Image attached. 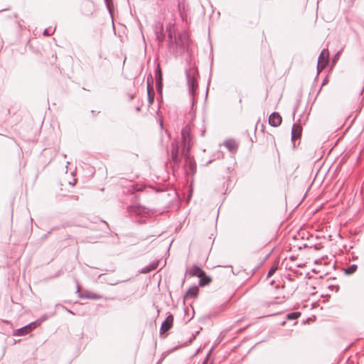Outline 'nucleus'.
<instances>
[{
  "instance_id": "1",
  "label": "nucleus",
  "mask_w": 364,
  "mask_h": 364,
  "mask_svg": "<svg viewBox=\"0 0 364 364\" xmlns=\"http://www.w3.org/2000/svg\"><path fill=\"white\" fill-rule=\"evenodd\" d=\"M190 38L188 34L183 31L168 41V50L175 57H178L188 50Z\"/></svg>"
},
{
  "instance_id": "2",
  "label": "nucleus",
  "mask_w": 364,
  "mask_h": 364,
  "mask_svg": "<svg viewBox=\"0 0 364 364\" xmlns=\"http://www.w3.org/2000/svg\"><path fill=\"white\" fill-rule=\"evenodd\" d=\"M189 67L186 69V77L187 80V84L188 87V92L192 97V103L194 105L196 97H197V89H198V80L197 78L199 76L198 69L192 66L191 62L188 63Z\"/></svg>"
},
{
  "instance_id": "3",
  "label": "nucleus",
  "mask_w": 364,
  "mask_h": 364,
  "mask_svg": "<svg viewBox=\"0 0 364 364\" xmlns=\"http://www.w3.org/2000/svg\"><path fill=\"white\" fill-rule=\"evenodd\" d=\"M173 319V316L171 313H168L165 320L162 322L160 328L161 337L165 338L166 336L165 333L172 328Z\"/></svg>"
},
{
  "instance_id": "4",
  "label": "nucleus",
  "mask_w": 364,
  "mask_h": 364,
  "mask_svg": "<svg viewBox=\"0 0 364 364\" xmlns=\"http://www.w3.org/2000/svg\"><path fill=\"white\" fill-rule=\"evenodd\" d=\"M171 161L175 166H179L181 156L179 155V146L177 141H173L171 146Z\"/></svg>"
},
{
  "instance_id": "5",
  "label": "nucleus",
  "mask_w": 364,
  "mask_h": 364,
  "mask_svg": "<svg viewBox=\"0 0 364 364\" xmlns=\"http://www.w3.org/2000/svg\"><path fill=\"white\" fill-rule=\"evenodd\" d=\"M78 294V297L80 299H87L92 300H98L102 298V295L97 294L89 290H83L82 292L80 291V286L77 284V291Z\"/></svg>"
},
{
  "instance_id": "6",
  "label": "nucleus",
  "mask_w": 364,
  "mask_h": 364,
  "mask_svg": "<svg viewBox=\"0 0 364 364\" xmlns=\"http://www.w3.org/2000/svg\"><path fill=\"white\" fill-rule=\"evenodd\" d=\"M189 149H190L189 146H188L186 149H184L182 151V155L185 158L186 166H188L190 171L193 173H194L196 171V162L194 161L193 159H192L188 155Z\"/></svg>"
},
{
  "instance_id": "7",
  "label": "nucleus",
  "mask_w": 364,
  "mask_h": 364,
  "mask_svg": "<svg viewBox=\"0 0 364 364\" xmlns=\"http://www.w3.org/2000/svg\"><path fill=\"white\" fill-rule=\"evenodd\" d=\"M302 134V127L300 124L294 123L291 129V142L294 148L296 146L295 141L296 139H299Z\"/></svg>"
},
{
  "instance_id": "8",
  "label": "nucleus",
  "mask_w": 364,
  "mask_h": 364,
  "mask_svg": "<svg viewBox=\"0 0 364 364\" xmlns=\"http://www.w3.org/2000/svg\"><path fill=\"white\" fill-rule=\"evenodd\" d=\"M282 122V118L279 112H272L269 117V124L270 126L279 127Z\"/></svg>"
},
{
  "instance_id": "9",
  "label": "nucleus",
  "mask_w": 364,
  "mask_h": 364,
  "mask_svg": "<svg viewBox=\"0 0 364 364\" xmlns=\"http://www.w3.org/2000/svg\"><path fill=\"white\" fill-rule=\"evenodd\" d=\"M127 211L129 213L136 215H144L147 213L146 208L141 205H129L127 207Z\"/></svg>"
},
{
  "instance_id": "10",
  "label": "nucleus",
  "mask_w": 364,
  "mask_h": 364,
  "mask_svg": "<svg viewBox=\"0 0 364 364\" xmlns=\"http://www.w3.org/2000/svg\"><path fill=\"white\" fill-rule=\"evenodd\" d=\"M199 293V288L198 286L194 285L191 287H190L188 291H186L184 299H187L188 298H196L198 296V294Z\"/></svg>"
},
{
  "instance_id": "11",
  "label": "nucleus",
  "mask_w": 364,
  "mask_h": 364,
  "mask_svg": "<svg viewBox=\"0 0 364 364\" xmlns=\"http://www.w3.org/2000/svg\"><path fill=\"white\" fill-rule=\"evenodd\" d=\"M181 137L184 145L189 143L191 140V129L188 126H186L181 130Z\"/></svg>"
},
{
  "instance_id": "12",
  "label": "nucleus",
  "mask_w": 364,
  "mask_h": 364,
  "mask_svg": "<svg viewBox=\"0 0 364 364\" xmlns=\"http://www.w3.org/2000/svg\"><path fill=\"white\" fill-rule=\"evenodd\" d=\"M189 274L191 277H197L199 278L200 276L205 274V271L199 266L194 264L189 271Z\"/></svg>"
},
{
  "instance_id": "13",
  "label": "nucleus",
  "mask_w": 364,
  "mask_h": 364,
  "mask_svg": "<svg viewBox=\"0 0 364 364\" xmlns=\"http://www.w3.org/2000/svg\"><path fill=\"white\" fill-rule=\"evenodd\" d=\"M166 32L168 36V41L172 39L174 36L178 34L176 33L175 25L173 23H168L166 27Z\"/></svg>"
},
{
  "instance_id": "14",
  "label": "nucleus",
  "mask_w": 364,
  "mask_h": 364,
  "mask_svg": "<svg viewBox=\"0 0 364 364\" xmlns=\"http://www.w3.org/2000/svg\"><path fill=\"white\" fill-rule=\"evenodd\" d=\"M199 278V286L200 287L207 286L212 281V278L210 276L207 275L205 273L203 276H200Z\"/></svg>"
},
{
  "instance_id": "15",
  "label": "nucleus",
  "mask_w": 364,
  "mask_h": 364,
  "mask_svg": "<svg viewBox=\"0 0 364 364\" xmlns=\"http://www.w3.org/2000/svg\"><path fill=\"white\" fill-rule=\"evenodd\" d=\"M147 82V95L154 94V89L153 86V78L151 74H149L146 79Z\"/></svg>"
},
{
  "instance_id": "16",
  "label": "nucleus",
  "mask_w": 364,
  "mask_h": 364,
  "mask_svg": "<svg viewBox=\"0 0 364 364\" xmlns=\"http://www.w3.org/2000/svg\"><path fill=\"white\" fill-rule=\"evenodd\" d=\"M225 146L231 152L236 151L237 149V144L234 140H227L225 142Z\"/></svg>"
},
{
  "instance_id": "17",
  "label": "nucleus",
  "mask_w": 364,
  "mask_h": 364,
  "mask_svg": "<svg viewBox=\"0 0 364 364\" xmlns=\"http://www.w3.org/2000/svg\"><path fill=\"white\" fill-rule=\"evenodd\" d=\"M29 332V326H25L22 328L17 329L14 333L15 336H22L28 334Z\"/></svg>"
},
{
  "instance_id": "18",
  "label": "nucleus",
  "mask_w": 364,
  "mask_h": 364,
  "mask_svg": "<svg viewBox=\"0 0 364 364\" xmlns=\"http://www.w3.org/2000/svg\"><path fill=\"white\" fill-rule=\"evenodd\" d=\"M155 33L156 41H158L159 45H161L165 40V34L163 31V28H161V31L156 30Z\"/></svg>"
},
{
  "instance_id": "19",
  "label": "nucleus",
  "mask_w": 364,
  "mask_h": 364,
  "mask_svg": "<svg viewBox=\"0 0 364 364\" xmlns=\"http://www.w3.org/2000/svg\"><path fill=\"white\" fill-rule=\"evenodd\" d=\"M328 57H329L328 50V48H324L321 50V52L318 56V60L320 62L323 61V60L328 61Z\"/></svg>"
},
{
  "instance_id": "20",
  "label": "nucleus",
  "mask_w": 364,
  "mask_h": 364,
  "mask_svg": "<svg viewBox=\"0 0 364 364\" xmlns=\"http://www.w3.org/2000/svg\"><path fill=\"white\" fill-rule=\"evenodd\" d=\"M157 263H151L141 269V272L144 274L149 273L157 268Z\"/></svg>"
},
{
  "instance_id": "21",
  "label": "nucleus",
  "mask_w": 364,
  "mask_h": 364,
  "mask_svg": "<svg viewBox=\"0 0 364 364\" xmlns=\"http://www.w3.org/2000/svg\"><path fill=\"white\" fill-rule=\"evenodd\" d=\"M301 315V312L299 311H294V312H291V313H289L287 315V320H296L299 317H300Z\"/></svg>"
},
{
  "instance_id": "22",
  "label": "nucleus",
  "mask_w": 364,
  "mask_h": 364,
  "mask_svg": "<svg viewBox=\"0 0 364 364\" xmlns=\"http://www.w3.org/2000/svg\"><path fill=\"white\" fill-rule=\"evenodd\" d=\"M358 268V266L355 264L348 266L345 269V274H353Z\"/></svg>"
},
{
  "instance_id": "23",
  "label": "nucleus",
  "mask_w": 364,
  "mask_h": 364,
  "mask_svg": "<svg viewBox=\"0 0 364 364\" xmlns=\"http://www.w3.org/2000/svg\"><path fill=\"white\" fill-rule=\"evenodd\" d=\"M155 78H156V81L163 80L162 71H161V69L159 65H157V67L155 70Z\"/></svg>"
},
{
  "instance_id": "24",
  "label": "nucleus",
  "mask_w": 364,
  "mask_h": 364,
  "mask_svg": "<svg viewBox=\"0 0 364 364\" xmlns=\"http://www.w3.org/2000/svg\"><path fill=\"white\" fill-rule=\"evenodd\" d=\"M328 61L323 60V61H318L317 64V71L318 73L321 72L322 70H323L326 66L327 65Z\"/></svg>"
},
{
  "instance_id": "25",
  "label": "nucleus",
  "mask_w": 364,
  "mask_h": 364,
  "mask_svg": "<svg viewBox=\"0 0 364 364\" xmlns=\"http://www.w3.org/2000/svg\"><path fill=\"white\" fill-rule=\"evenodd\" d=\"M84 6L88 9V10L87 11V13L85 14L90 15V14H89V13H92V9L94 6L93 3L92 1H87L84 3Z\"/></svg>"
},
{
  "instance_id": "26",
  "label": "nucleus",
  "mask_w": 364,
  "mask_h": 364,
  "mask_svg": "<svg viewBox=\"0 0 364 364\" xmlns=\"http://www.w3.org/2000/svg\"><path fill=\"white\" fill-rule=\"evenodd\" d=\"M55 31V28H53L52 27L47 28L44 29L43 35L45 36H50L51 35H53Z\"/></svg>"
},
{
  "instance_id": "27",
  "label": "nucleus",
  "mask_w": 364,
  "mask_h": 364,
  "mask_svg": "<svg viewBox=\"0 0 364 364\" xmlns=\"http://www.w3.org/2000/svg\"><path fill=\"white\" fill-rule=\"evenodd\" d=\"M105 3L106 4L107 9L112 15V9H113V3L112 0H105Z\"/></svg>"
},
{
  "instance_id": "28",
  "label": "nucleus",
  "mask_w": 364,
  "mask_h": 364,
  "mask_svg": "<svg viewBox=\"0 0 364 364\" xmlns=\"http://www.w3.org/2000/svg\"><path fill=\"white\" fill-rule=\"evenodd\" d=\"M156 89L158 92L161 93L163 89V80L156 81Z\"/></svg>"
},
{
  "instance_id": "29",
  "label": "nucleus",
  "mask_w": 364,
  "mask_h": 364,
  "mask_svg": "<svg viewBox=\"0 0 364 364\" xmlns=\"http://www.w3.org/2000/svg\"><path fill=\"white\" fill-rule=\"evenodd\" d=\"M40 324H41V321L36 320V321H33V322L28 324L27 326H29V331H31L32 330L36 328L37 326H38Z\"/></svg>"
},
{
  "instance_id": "30",
  "label": "nucleus",
  "mask_w": 364,
  "mask_h": 364,
  "mask_svg": "<svg viewBox=\"0 0 364 364\" xmlns=\"http://www.w3.org/2000/svg\"><path fill=\"white\" fill-rule=\"evenodd\" d=\"M277 266H272V267L269 269V272H268V273H267V278H269V277H272V276L275 273V272L277 271Z\"/></svg>"
},
{
  "instance_id": "31",
  "label": "nucleus",
  "mask_w": 364,
  "mask_h": 364,
  "mask_svg": "<svg viewBox=\"0 0 364 364\" xmlns=\"http://www.w3.org/2000/svg\"><path fill=\"white\" fill-rule=\"evenodd\" d=\"M147 95H148L149 104V105H151L154 103V98H155V93L154 94H149Z\"/></svg>"
},
{
  "instance_id": "32",
  "label": "nucleus",
  "mask_w": 364,
  "mask_h": 364,
  "mask_svg": "<svg viewBox=\"0 0 364 364\" xmlns=\"http://www.w3.org/2000/svg\"><path fill=\"white\" fill-rule=\"evenodd\" d=\"M62 308L63 309H64L65 311H66L68 313L70 314H75L74 312L70 309H68L67 307L64 306H62Z\"/></svg>"
},
{
  "instance_id": "33",
  "label": "nucleus",
  "mask_w": 364,
  "mask_h": 364,
  "mask_svg": "<svg viewBox=\"0 0 364 364\" xmlns=\"http://www.w3.org/2000/svg\"><path fill=\"white\" fill-rule=\"evenodd\" d=\"M299 105V101H298V102H297V103H296V107H295V108H294V112H293V115H294V117L295 116V114H296V111H297V109H298Z\"/></svg>"
},
{
  "instance_id": "34",
  "label": "nucleus",
  "mask_w": 364,
  "mask_h": 364,
  "mask_svg": "<svg viewBox=\"0 0 364 364\" xmlns=\"http://www.w3.org/2000/svg\"><path fill=\"white\" fill-rule=\"evenodd\" d=\"M46 319H47V316H43L41 318L38 319L37 321H41V323L43 321H46Z\"/></svg>"
},
{
  "instance_id": "35",
  "label": "nucleus",
  "mask_w": 364,
  "mask_h": 364,
  "mask_svg": "<svg viewBox=\"0 0 364 364\" xmlns=\"http://www.w3.org/2000/svg\"><path fill=\"white\" fill-rule=\"evenodd\" d=\"M328 82V77H326L323 79V82H322V85H323L326 84Z\"/></svg>"
},
{
  "instance_id": "36",
  "label": "nucleus",
  "mask_w": 364,
  "mask_h": 364,
  "mask_svg": "<svg viewBox=\"0 0 364 364\" xmlns=\"http://www.w3.org/2000/svg\"><path fill=\"white\" fill-rule=\"evenodd\" d=\"M330 289H333V288H335L336 289V291H338V289H339V287L337 286V287H335V286H330L329 287Z\"/></svg>"
},
{
  "instance_id": "37",
  "label": "nucleus",
  "mask_w": 364,
  "mask_h": 364,
  "mask_svg": "<svg viewBox=\"0 0 364 364\" xmlns=\"http://www.w3.org/2000/svg\"><path fill=\"white\" fill-rule=\"evenodd\" d=\"M339 55V53H338L335 56H334V58H333V61L335 62L338 58V56Z\"/></svg>"
},
{
  "instance_id": "38",
  "label": "nucleus",
  "mask_w": 364,
  "mask_h": 364,
  "mask_svg": "<svg viewBox=\"0 0 364 364\" xmlns=\"http://www.w3.org/2000/svg\"><path fill=\"white\" fill-rule=\"evenodd\" d=\"M135 109L136 112H140L141 110V107L139 106H136Z\"/></svg>"
},
{
  "instance_id": "39",
  "label": "nucleus",
  "mask_w": 364,
  "mask_h": 364,
  "mask_svg": "<svg viewBox=\"0 0 364 364\" xmlns=\"http://www.w3.org/2000/svg\"><path fill=\"white\" fill-rule=\"evenodd\" d=\"M195 336H193V337L189 340L188 343H191L193 339H195Z\"/></svg>"
},
{
  "instance_id": "40",
  "label": "nucleus",
  "mask_w": 364,
  "mask_h": 364,
  "mask_svg": "<svg viewBox=\"0 0 364 364\" xmlns=\"http://www.w3.org/2000/svg\"><path fill=\"white\" fill-rule=\"evenodd\" d=\"M208 359V357H206V358L205 359V360L203 362V363H202V364H207Z\"/></svg>"
},
{
  "instance_id": "41",
  "label": "nucleus",
  "mask_w": 364,
  "mask_h": 364,
  "mask_svg": "<svg viewBox=\"0 0 364 364\" xmlns=\"http://www.w3.org/2000/svg\"><path fill=\"white\" fill-rule=\"evenodd\" d=\"M129 98L132 100L134 98V95H129Z\"/></svg>"
},
{
  "instance_id": "42",
  "label": "nucleus",
  "mask_w": 364,
  "mask_h": 364,
  "mask_svg": "<svg viewBox=\"0 0 364 364\" xmlns=\"http://www.w3.org/2000/svg\"><path fill=\"white\" fill-rule=\"evenodd\" d=\"M92 112V115H93L94 117H95V116H96L97 112H96L95 111L92 110V112Z\"/></svg>"
},
{
  "instance_id": "43",
  "label": "nucleus",
  "mask_w": 364,
  "mask_h": 364,
  "mask_svg": "<svg viewBox=\"0 0 364 364\" xmlns=\"http://www.w3.org/2000/svg\"><path fill=\"white\" fill-rule=\"evenodd\" d=\"M101 221H102L103 223H105V225L109 228V225H108V223H107V222H105V221H104V220H102Z\"/></svg>"
},
{
  "instance_id": "44",
  "label": "nucleus",
  "mask_w": 364,
  "mask_h": 364,
  "mask_svg": "<svg viewBox=\"0 0 364 364\" xmlns=\"http://www.w3.org/2000/svg\"><path fill=\"white\" fill-rule=\"evenodd\" d=\"M50 233V232H48V233L45 235V237H46Z\"/></svg>"
},
{
  "instance_id": "45",
  "label": "nucleus",
  "mask_w": 364,
  "mask_h": 364,
  "mask_svg": "<svg viewBox=\"0 0 364 364\" xmlns=\"http://www.w3.org/2000/svg\"><path fill=\"white\" fill-rule=\"evenodd\" d=\"M314 247H315V249H316V250H318V245H316L314 246Z\"/></svg>"
},
{
  "instance_id": "46",
  "label": "nucleus",
  "mask_w": 364,
  "mask_h": 364,
  "mask_svg": "<svg viewBox=\"0 0 364 364\" xmlns=\"http://www.w3.org/2000/svg\"><path fill=\"white\" fill-rule=\"evenodd\" d=\"M294 259V257H293V256H291V257H290V259H291V260H293Z\"/></svg>"
},
{
  "instance_id": "47",
  "label": "nucleus",
  "mask_w": 364,
  "mask_h": 364,
  "mask_svg": "<svg viewBox=\"0 0 364 364\" xmlns=\"http://www.w3.org/2000/svg\"><path fill=\"white\" fill-rule=\"evenodd\" d=\"M192 318H193V316H191L190 318H188V321H191V319H192Z\"/></svg>"
},
{
  "instance_id": "48",
  "label": "nucleus",
  "mask_w": 364,
  "mask_h": 364,
  "mask_svg": "<svg viewBox=\"0 0 364 364\" xmlns=\"http://www.w3.org/2000/svg\"><path fill=\"white\" fill-rule=\"evenodd\" d=\"M192 318H193V316H191L190 318H188V321H191V319H192Z\"/></svg>"
},
{
  "instance_id": "49",
  "label": "nucleus",
  "mask_w": 364,
  "mask_h": 364,
  "mask_svg": "<svg viewBox=\"0 0 364 364\" xmlns=\"http://www.w3.org/2000/svg\"><path fill=\"white\" fill-rule=\"evenodd\" d=\"M192 318H193V316H191L190 318H188V321H191V319H192Z\"/></svg>"
}]
</instances>
